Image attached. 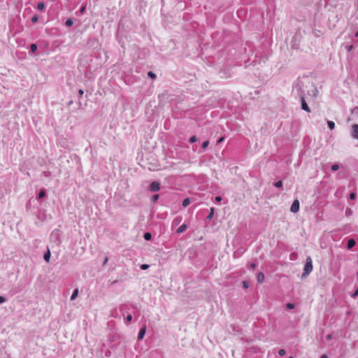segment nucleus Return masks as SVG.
Listing matches in <instances>:
<instances>
[{
	"label": "nucleus",
	"mask_w": 358,
	"mask_h": 358,
	"mask_svg": "<svg viewBox=\"0 0 358 358\" xmlns=\"http://www.w3.org/2000/svg\"><path fill=\"white\" fill-rule=\"evenodd\" d=\"M30 50L32 52H34L37 50V45L34 43L31 44L30 46Z\"/></svg>",
	"instance_id": "nucleus-18"
},
{
	"label": "nucleus",
	"mask_w": 358,
	"mask_h": 358,
	"mask_svg": "<svg viewBox=\"0 0 358 358\" xmlns=\"http://www.w3.org/2000/svg\"><path fill=\"white\" fill-rule=\"evenodd\" d=\"M45 8V3L43 2H40L37 5V8L38 10H43Z\"/></svg>",
	"instance_id": "nucleus-14"
},
{
	"label": "nucleus",
	"mask_w": 358,
	"mask_h": 358,
	"mask_svg": "<svg viewBox=\"0 0 358 358\" xmlns=\"http://www.w3.org/2000/svg\"><path fill=\"white\" fill-rule=\"evenodd\" d=\"M148 268H149V265H148V264H142V265L141 266V268L142 270H146V269H148Z\"/></svg>",
	"instance_id": "nucleus-26"
},
{
	"label": "nucleus",
	"mask_w": 358,
	"mask_h": 358,
	"mask_svg": "<svg viewBox=\"0 0 358 358\" xmlns=\"http://www.w3.org/2000/svg\"><path fill=\"white\" fill-rule=\"evenodd\" d=\"M327 124L331 130L334 129L335 127V124L333 121H328Z\"/></svg>",
	"instance_id": "nucleus-13"
},
{
	"label": "nucleus",
	"mask_w": 358,
	"mask_h": 358,
	"mask_svg": "<svg viewBox=\"0 0 358 358\" xmlns=\"http://www.w3.org/2000/svg\"><path fill=\"white\" fill-rule=\"evenodd\" d=\"M250 268L254 269L255 268V263L251 264Z\"/></svg>",
	"instance_id": "nucleus-40"
},
{
	"label": "nucleus",
	"mask_w": 358,
	"mask_h": 358,
	"mask_svg": "<svg viewBox=\"0 0 358 358\" xmlns=\"http://www.w3.org/2000/svg\"><path fill=\"white\" fill-rule=\"evenodd\" d=\"M37 21H38V17H37L36 15L33 16V17H31V22H32L33 23H35V22H36Z\"/></svg>",
	"instance_id": "nucleus-28"
},
{
	"label": "nucleus",
	"mask_w": 358,
	"mask_h": 358,
	"mask_svg": "<svg viewBox=\"0 0 358 358\" xmlns=\"http://www.w3.org/2000/svg\"><path fill=\"white\" fill-rule=\"evenodd\" d=\"M78 93H79L80 96H83V94H84V91L83 90H79Z\"/></svg>",
	"instance_id": "nucleus-38"
},
{
	"label": "nucleus",
	"mask_w": 358,
	"mask_h": 358,
	"mask_svg": "<svg viewBox=\"0 0 358 358\" xmlns=\"http://www.w3.org/2000/svg\"><path fill=\"white\" fill-rule=\"evenodd\" d=\"M289 358H294V357H289Z\"/></svg>",
	"instance_id": "nucleus-43"
},
{
	"label": "nucleus",
	"mask_w": 358,
	"mask_h": 358,
	"mask_svg": "<svg viewBox=\"0 0 358 358\" xmlns=\"http://www.w3.org/2000/svg\"><path fill=\"white\" fill-rule=\"evenodd\" d=\"M148 75L149 77H150L152 78H155L156 77L155 74L154 73H152V71H149Z\"/></svg>",
	"instance_id": "nucleus-27"
},
{
	"label": "nucleus",
	"mask_w": 358,
	"mask_h": 358,
	"mask_svg": "<svg viewBox=\"0 0 358 358\" xmlns=\"http://www.w3.org/2000/svg\"><path fill=\"white\" fill-rule=\"evenodd\" d=\"M50 252L48 250L45 255H44V259L48 262L50 261Z\"/></svg>",
	"instance_id": "nucleus-11"
},
{
	"label": "nucleus",
	"mask_w": 358,
	"mask_h": 358,
	"mask_svg": "<svg viewBox=\"0 0 358 358\" xmlns=\"http://www.w3.org/2000/svg\"><path fill=\"white\" fill-rule=\"evenodd\" d=\"M159 198V196L157 194H155L152 196V201H156Z\"/></svg>",
	"instance_id": "nucleus-34"
},
{
	"label": "nucleus",
	"mask_w": 358,
	"mask_h": 358,
	"mask_svg": "<svg viewBox=\"0 0 358 358\" xmlns=\"http://www.w3.org/2000/svg\"><path fill=\"white\" fill-rule=\"evenodd\" d=\"M286 307L288 309H293L294 308V303H287Z\"/></svg>",
	"instance_id": "nucleus-20"
},
{
	"label": "nucleus",
	"mask_w": 358,
	"mask_h": 358,
	"mask_svg": "<svg viewBox=\"0 0 358 358\" xmlns=\"http://www.w3.org/2000/svg\"><path fill=\"white\" fill-rule=\"evenodd\" d=\"M339 169V166L338 164H334L331 166V170L335 171H337Z\"/></svg>",
	"instance_id": "nucleus-23"
},
{
	"label": "nucleus",
	"mask_w": 358,
	"mask_h": 358,
	"mask_svg": "<svg viewBox=\"0 0 358 358\" xmlns=\"http://www.w3.org/2000/svg\"><path fill=\"white\" fill-rule=\"evenodd\" d=\"M313 271L312 259L310 257L306 258V264L303 269L302 277H306Z\"/></svg>",
	"instance_id": "nucleus-1"
},
{
	"label": "nucleus",
	"mask_w": 358,
	"mask_h": 358,
	"mask_svg": "<svg viewBox=\"0 0 358 358\" xmlns=\"http://www.w3.org/2000/svg\"><path fill=\"white\" fill-rule=\"evenodd\" d=\"M186 229H187V224H183L177 229L176 232L178 234H181L183 231H185L186 230Z\"/></svg>",
	"instance_id": "nucleus-7"
},
{
	"label": "nucleus",
	"mask_w": 358,
	"mask_h": 358,
	"mask_svg": "<svg viewBox=\"0 0 358 358\" xmlns=\"http://www.w3.org/2000/svg\"><path fill=\"white\" fill-rule=\"evenodd\" d=\"M257 280L259 283H262L264 281V275L263 273L259 272L257 274Z\"/></svg>",
	"instance_id": "nucleus-6"
},
{
	"label": "nucleus",
	"mask_w": 358,
	"mask_h": 358,
	"mask_svg": "<svg viewBox=\"0 0 358 358\" xmlns=\"http://www.w3.org/2000/svg\"><path fill=\"white\" fill-rule=\"evenodd\" d=\"M151 237H152V236H151V234L150 233H145L144 234V238L147 241L150 240Z\"/></svg>",
	"instance_id": "nucleus-19"
},
{
	"label": "nucleus",
	"mask_w": 358,
	"mask_h": 358,
	"mask_svg": "<svg viewBox=\"0 0 358 358\" xmlns=\"http://www.w3.org/2000/svg\"><path fill=\"white\" fill-rule=\"evenodd\" d=\"M224 140V137H221V138L217 141V143H222Z\"/></svg>",
	"instance_id": "nucleus-39"
},
{
	"label": "nucleus",
	"mask_w": 358,
	"mask_h": 358,
	"mask_svg": "<svg viewBox=\"0 0 358 358\" xmlns=\"http://www.w3.org/2000/svg\"><path fill=\"white\" fill-rule=\"evenodd\" d=\"M282 185V182L281 180H279L275 183V186L278 188L281 187Z\"/></svg>",
	"instance_id": "nucleus-21"
},
{
	"label": "nucleus",
	"mask_w": 358,
	"mask_h": 358,
	"mask_svg": "<svg viewBox=\"0 0 358 358\" xmlns=\"http://www.w3.org/2000/svg\"><path fill=\"white\" fill-rule=\"evenodd\" d=\"M160 189V185L158 182H152L150 185V189L152 192H157Z\"/></svg>",
	"instance_id": "nucleus-3"
},
{
	"label": "nucleus",
	"mask_w": 358,
	"mask_h": 358,
	"mask_svg": "<svg viewBox=\"0 0 358 358\" xmlns=\"http://www.w3.org/2000/svg\"><path fill=\"white\" fill-rule=\"evenodd\" d=\"M326 338H327V340L329 341L331 339L332 336H331V334H328Z\"/></svg>",
	"instance_id": "nucleus-37"
},
{
	"label": "nucleus",
	"mask_w": 358,
	"mask_h": 358,
	"mask_svg": "<svg viewBox=\"0 0 358 358\" xmlns=\"http://www.w3.org/2000/svg\"><path fill=\"white\" fill-rule=\"evenodd\" d=\"M190 203V199L189 198H186L182 201V206L184 207L187 206Z\"/></svg>",
	"instance_id": "nucleus-12"
},
{
	"label": "nucleus",
	"mask_w": 358,
	"mask_h": 358,
	"mask_svg": "<svg viewBox=\"0 0 358 358\" xmlns=\"http://www.w3.org/2000/svg\"><path fill=\"white\" fill-rule=\"evenodd\" d=\"M145 327H143L139 331L138 334V338L142 339L145 335Z\"/></svg>",
	"instance_id": "nucleus-8"
},
{
	"label": "nucleus",
	"mask_w": 358,
	"mask_h": 358,
	"mask_svg": "<svg viewBox=\"0 0 358 358\" xmlns=\"http://www.w3.org/2000/svg\"><path fill=\"white\" fill-rule=\"evenodd\" d=\"M73 22L72 20V19L69 18V19H67L65 24L66 26L68 27H70L73 24Z\"/></svg>",
	"instance_id": "nucleus-17"
},
{
	"label": "nucleus",
	"mask_w": 358,
	"mask_h": 358,
	"mask_svg": "<svg viewBox=\"0 0 358 358\" xmlns=\"http://www.w3.org/2000/svg\"><path fill=\"white\" fill-rule=\"evenodd\" d=\"M6 301V298L0 296V303H2Z\"/></svg>",
	"instance_id": "nucleus-33"
},
{
	"label": "nucleus",
	"mask_w": 358,
	"mask_h": 358,
	"mask_svg": "<svg viewBox=\"0 0 358 358\" xmlns=\"http://www.w3.org/2000/svg\"><path fill=\"white\" fill-rule=\"evenodd\" d=\"M197 141V138L195 136H192L190 138H189V142L190 143H194Z\"/></svg>",
	"instance_id": "nucleus-25"
},
{
	"label": "nucleus",
	"mask_w": 358,
	"mask_h": 358,
	"mask_svg": "<svg viewBox=\"0 0 358 358\" xmlns=\"http://www.w3.org/2000/svg\"><path fill=\"white\" fill-rule=\"evenodd\" d=\"M85 9H86V6H83L80 9V13L83 14L85 11Z\"/></svg>",
	"instance_id": "nucleus-29"
},
{
	"label": "nucleus",
	"mask_w": 358,
	"mask_h": 358,
	"mask_svg": "<svg viewBox=\"0 0 358 358\" xmlns=\"http://www.w3.org/2000/svg\"><path fill=\"white\" fill-rule=\"evenodd\" d=\"M213 214H214V208H210V214L207 216V218L208 220H211L213 217Z\"/></svg>",
	"instance_id": "nucleus-16"
},
{
	"label": "nucleus",
	"mask_w": 358,
	"mask_h": 358,
	"mask_svg": "<svg viewBox=\"0 0 358 358\" xmlns=\"http://www.w3.org/2000/svg\"><path fill=\"white\" fill-rule=\"evenodd\" d=\"M355 194L354 192H352L350 194V199H355Z\"/></svg>",
	"instance_id": "nucleus-30"
},
{
	"label": "nucleus",
	"mask_w": 358,
	"mask_h": 358,
	"mask_svg": "<svg viewBox=\"0 0 358 358\" xmlns=\"http://www.w3.org/2000/svg\"><path fill=\"white\" fill-rule=\"evenodd\" d=\"M131 320H132V316H131V315H128L127 316V320L128 322H129V321H131Z\"/></svg>",
	"instance_id": "nucleus-36"
},
{
	"label": "nucleus",
	"mask_w": 358,
	"mask_h": 358,
	"mask_svg": "<svg viewBox=\"0 0 358 358\" xmlns=\"http://www.w3.org/2000/svg\"><path fill=\"white\" fill-rule=\"evenodd\" d=\"M45 196V192L44 189H41L38 194V198L42 199Z\"/></svg>",
	"instance_id": "nucleus-15"
},
{
	"label": "nucleus",
	"mask_w": 358,
	"mask_h": 358,
	"mask_svg": "<svg viewBox=\"0 0 358 358\" xmlns=\"http://www.w3.org/2000/svg\"><path fill=\"white\" fill-rule=\"evenodd\" d=\"M290 210L293 213H297L299 210V201L298 200H295L292 203Z\"/></svg>",
	"instance_id": "nucleus-2"
},
{
	"label": "nucleus",
	"mask_w": 358,
	"mask_h": 358,
	"mask_svg": "<svg viewBox=\"0 0 358 358\" xmlns=\"http://www.w3.org/2000/svg\"><path fill=\"white\" fill-rule=\"evenodd\" d=\"M78 294V289H76L73 291V294H72V295L71 296V300H74L77 297Z\"/></svg>",
	"instance_id": "nucleus-10"
},
{
	"label": "nucleus",
	"mask_w": 358,
	"mask_h": 358,
	"mask_svg": "<svg viewBox=\"0 0 358 358\" xmlns=\"http://www.w3.org/2000/svg\"><path fill=\"white\" fill-rule=\"evenodd\" d=\"M215 200L216 201H217V202H220V201H222V197H221V196H216V197H215Z\"/></svg>",
	"instance_id": "nucleus-35"
},
{
	"label": "nucleus",
	"mask_w": 358,
	"mask_h": 358,
	"mask_svg": "<svg viewBox=\"0 0 358 358\" xmlns=\"http://www.w3.org/2000/svg\"><path fill=\"white\" fill-rule=\"evenodd\" d=\"M243 287L245 288V289L248 288V287H249L248 283L247 282H245V281H244L243 282Z\"/></svg>",
	"instance_id": "nucleus-32"
},
{
	"label": "nucleus",
	"mask_w": 358,
	"mask_h": 358,
	"mask_svg": "<svg viewBox=\"0 0 358 358\" xmlns=\"http://www.w3.org/2000/svg\"><path fill=\"white\" fill-rule=\"evenodd\" d=\"M320 358H328L327 355H323L321 356Z\"/></svg>",
	"instance_id": "nucleus-41"
},
{
	"label": "nucleus",
	"mask_w": 358,
	"mask_h": 358,
	"mask_svg": "<svg viewBox=\"0 0 358 358\" xmlns=\"http://www.w3.org/2000/svg\"><path fill=\"white\" fill-rule=\"evenodd\" d=\"M108 262V257H106V258H105V260H104V263H103V264H106V262Z\"/></svg>",
	"instance_id": "nucleus-42"
},
{
	"label": "nucleus",
	"mask_w": 358,
	"mask_h": 358,
	"mask_svg": "<svg viewBox=\"0 0 358 358\" xmlns=\"http://www.w3.org/2000/svg\"><path fill=\"white\" fill-rule=\"evenodd\" d=\"M352 136L358 140V124L352 125Z\"/></svg>",
	"instance_id": "nucleus-4"
},
{
	"label": "nucleus",
	"mask_w": 358,
	"mask_h": 358,
	"mask_svg": "<svg viewBox=\"0 0 358 358\" xmlns=\"http://www.w3.org/2000/svg\"><path fill=\"white\" fill-rule=\"evenodd\" d=\"M301 108L303 110L307 111L308 113L310 112V109L303 98L301 99Z\"/></svg>",
	"instance_id": "nucleus-5"
},
{
	"label": "nucleus",
	"mask_w": 358,
	"mask_h": 358,
	"mask_svg": "<svg viewBox=\"0 0 358 358\" xmlns=\"http://www.w3.org/2000/svg\"><path fill=\"white\" fill-rule=\"evenodd\" d=\"M358 295V288L355 290V292L352 294V297L355 298Z\"/></svg>",
	"instance_id": "nucleus-31"
},
{
	"label": "nucleus",
	"mask_w": 358,
	"mask_h": 358,
	"mask_svg": "<svg viewBox=\"0 0 358 358\" xmlns=\"http://www.w3.org/2000/svg\"><path fill=\"white\" fill-rule=\"evenodd\" d=\"M355 244H356V243L354 239H350L348 241V248L351 249L352 248H353L355 245Z\"/></svg>",
	"instance_id": "nucleus-9"
},
{
	"label": "nucleus",
	"mask_w": 358,
	"mask_h": 358,
	"mask_svg": "<svg viewBox=\"0 0 358 358\" xmlns=\"http://www.w3.org/2000/svg\"><path fill=\"white\" fill-rule=\"evenodd\" d=\"M208 144H209V143H208V141H204V142L202 143V148H203V149L206 148L208 147Z\"/></svg>",
	"instance_id": "nucleus-24"
},
{
	"label": "nucleus",
	"mask_w": 358,
	"mask_h": 358,
	"mask_svg": "<svg viewBox=\"0 0 358 358\" xmlns=\"http://www.w3.org/2000/svg\"><path fill=\"white\" fill-rule=\"evenodd\" d=\"M285 353H286V352H285V350L284 349H280L278 351V355L280 356H284L285 355Z\"/></svg>",
	"instance_id": "nucleus-22"
}]
</instances>
